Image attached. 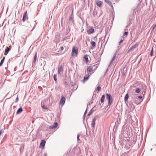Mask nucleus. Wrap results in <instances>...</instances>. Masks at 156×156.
I'll list each match as a JSON object with an SVG mask.
<instances>
[{
	"label": "nucleus",
	"mask_w": 156,
	"mask_h": 156,
	"mask_svg": "<svg viewBox=\"0 0 156 156\" xmlns=\"http://www.w3.org/2000/svg\"><path fill=\"white\" fill-rule=\"evenodd\" d=\"M78 49L77 47L74 46L73 48L71 55L73 57H76L77 56Z\"/></svg>",
	"instance_id": "f257e3e1"
},
{
	"label": "nucleus",
	"mask_w": 156,
	"mask_h": 156,
	"mask_svg": "<svg viewBox=\"0 0 156 156\" xmlns=\"http://www.w3.org/2000/svg\"><path fill=\"white\" fill-rule=\"evenodd\" d=\"M106 96L108 100V105H110L112 102V97L110 94H109L107 93L106 94Z\"/></svg>",
	"instance_id": "f03ea898"
},
{
	"label": "nucleus",
	"mask_w": 156,
	"mask_h": 156,
	"mask_svg": "<svg viewBox=\"0 0 156 156\" xmlns=\"http://www.w3.org/2000/svg\"><path fill=\"white\" fill-rule=\"evenodd\" d=\"M138 44H136L131 47L128 51L127 53H129V52L133 51L134 50L136 47L138 46Z\"/></svg>",
	"instance_id": "7ed1b4c3"
},
{
	"label": "nucleus",
	"mask_w": 156,
	"mask_h": 156,
	"mask_svg": "<svg viewBox=\"0 0 156 156\" xmlns=\"http://www.w3.org/2000/svg\"><path fill=\"white\" fill-rule=\"evenodd\" d=\"M28 19V17L27 15V11H26L24 13L23 15V21L24 22L26 20Z\"/></svg>",
	"instance_id": "20e7f679"
},
{
	"label": "nucleus",
	"mask_w": 156,
	"mask_h": 156,
	"mask_svg": "<svg viewBox=\"0 0 156 156\" xmlns=\"http://www.w3.org/2000/svg\"><path fill=\"white\" fill-rule=\"evenodd\" d=\"M87 73H88V74H89L90 73L92 72L93 71V66H88L87 68Z\"/></svg>",
	"instance_id": "39448f33"
},
{
	"label": "nucleus",
	"mask_w": 156,
	"mask_h": 156,
	"mask_svg": "<svg viewBox=\"0 0 156 156\" xmlns=\"http://www.w3.org/2000/svg\"><path fill=\"white\" fill-rule=\"evenodd\" d=\"M65 101L66 99L64 97L62 96V98L59 102L60 104L61 105H63L65 102Z\"/></svg>",
	"instance_id": "423d86ee"
},
{
	"label": "nucleus",
	"mask_w": 156,
	"mask_h": 156,
	"mask_svg": "<svg viewBox=\"0 0 156 156\" xmlns=\"http://www.w3.org/2000/svg\"><path fill=\"white\" fill-rule=\"evenodd\" d=\"M58 126V123L56 122L54 123L53 125L51 126H49V128L50 129H54L56 128Z\"/></svg>",
	"instance_id": "0eeeda50"
},
{
	"label": "nucleus",
	"mask_w": 156,
	"mask_h": 156,
	"mask_svg": "<svg viewBox=\"0 0 156 156\" xmlns=\"http://www.w3.org/2000/svg\"><path fill=\"white\" fill-rule=\"evenodd\" d=\"M11 48V46H10L9 47H7L5 50L4 55H6L8 53L9 51L10 50Z\"/></svg>",
	"instance_id": "6e6552de"
},
{
	"label": "nucleus",
	"mask_w": 156,
	"mask_h": 156,
	"mask_svg": "<svg viewBox=\"0 0 156 156\" xmlns=\"http://www.w3.org/2000/svg\"><path fill=\"white\" fill-rule=\"evenodd\" d=\"M105 99V96L103 95L102 96V97L101 98V101L100 102V105H103V102H104V101Z\"/></svg>",
	"instance_id": "1a4fd4ad"
},
{
	"label": "nucleus",
	"mask_w": 156,
	"mask_h": 156,
	"mask_svg": "<svg viewBox=\"0 0 156 156\" xmlns=\"http://www.w3.org/2000/svg\"><path fill=\"white\" fill-rule=\"evenodd\" d=\"M63 68L62 66H60L58 67V74H60V73L63 71Z\"/></svg>",
	"instance_id": "9d476101"
},
{
	"label": "nucleus",
	"mask_w": 156,
	"mask_h": 156,
	"mask_svg": "<svg viewBox=\"0 0 156 156\" xmlns=\"http://www.w3.org/2000/svg\"><path fill=\"white\" fill-rule=\"evenodd\" d=\"M88 56V55H86L84 57V61L86 63H88L89 62Z\"/></svg>",
	"instance_id": "9b49d317"
},
{
	"label": "nucleus",
	"mask_w": 156,
	"mask_h": 156,
	"mask_svg": "<svg viewBox=\"0 0 156 156\" xmlns=\"http://www.w3.org/2000/svg\"><path fill=\"white\" fill-rule=\"evenodd\" d=\"M45 142H46L44 140H42L40 144V146L44 147L45 146Z\"/></svg>",
	"instance_id": "f8f14e48"
},
{
	"label": "nucleus",
	"mask_w": 156,
	"mask_h": 156,
	"mask_svg": "<svg viewBox=\"0 0 156 156\" xmlns=\"http://www.w3.org/2000/svg\"><path fill=\"white\" fill-rule=\"evenodd\" d=\"M89 76H89V74H88L86 75V76L84 77V80H83V83H84L85 81L87 80L88 79Z\"/></svg>",
	"instance_id": "ddd939ff"
},
{
	"label": "nucleus",
	"mask_w": 156,
	"mask_h": 156,
	"mask_svg": "<svg viewBox=\"0 0 156 156\" xmlns=\"http://www.w3.org/2000/svg\"><path fill=\"white\" fill-rule=\"evenodd\" d=\"M102 3V2L99 1H97L96 2L97 5L99 7L101 5Z\"/></svg>",
	"instance_id": "4468645a"
},
{
	"label": "nucleus",
	"mask_w": 156,
	"mask_h": 156,
	"mask_svg": "<svg viewBox=\"0 0 156 156\" xmlns=\"http://www.w3.org/2000/svg\"><path fill=\"white\" fill-rule=\"evenodd\" d=\"M105 2L108 3L110 6L112 7V2L109 0H105Z\"/></svg>",
	"instance_id": "2eb2a0df"
},
{
	"label": "nucleus",
	"mask_w": 156,
	"mask_h": 156,
	"mask_svg": "<svg viewBox=\"0 0 156 156\" xmlns=\"http://www.w3.org/2000/svg\"><path fill=\"white\" fill-rule=\"evenodd\" d=\"M23 111V109L22 108H19L16 112V114H18L19 113Z\"/></svg>",
	"instance_id": "dca6fc26"
},
{
	"label": "nucleus",
	"mask_w": 156,
	"mask_h": 156,
	"mask_svg": "<svg viewBox=\"0 0 156 156\" xmlns=\"http://www.w3.org/2000/svg\"><path fill=\"white\" fill-rule=\"evenodd\" d=\"M96 119H93V120L92 122V123L91 125L93 127H94L95 124V121Z\"/></svg>",
	"instance_id": "f3484780"
},
{
	"label": "nucleus",
	"mask_w": 156,
	"mask_h": 156,
	"mask_svg": "<svg viewBox=\"0 0 156 156\" xmlns=\"http://www.w3.org/2000/svg\"><path fill=\"white\" fill-rule=\"evenodd\" d=\"M129 98V94H126L125 96V101H127Z\"/></svg>",
	"instance_id": "a211bd4d"
},
{
	"label": "nucleus",
	"mask_w": 156,
	"mask_h": 156,
	"mask_svg": "<svg viewBox=\"0 0 156 156\" xmlns=\"http://www.w3.org/2000/svg\"><path fill=\"white\" fill-rule=\"evenodd\" d=\"M5 59V57H3L2 59L1 60V61L0 62V66L2 65V64L4 61Z\"/></svg>",
	"instance_id": "6ab92c4d"
},
{
	"label": "nucleus",
	"mask_w": 156,
	"mask_h": 156,
	"mask_svg": "<svg viewBox=\"0 0 156 156\" xmlns=\"http://www.w3.org/2000/svg\"><path fill=\"white\" fill-rule=\"evenodd\" d=\"M90 44L93 47H94L96 46V43L94 41H91Z\"/></svg>",
	"instance_id": "aec40b11"
},
{
	"label": "nucleus",
	"mask_w": 156,
	"mask_h": 156,
	"mask_svg": "<svg viewBox=\"0 0 156 156\" xmlns=\"http://www.w3.org/2000/svg\"><path fill=\"white\" fill-rule=\"evenodd\" d=\"M140 89L139 88H136L135 89V92L136 93H139L140 92Z\"/></svg>",
	"instance_id": "412c9836"
},
{
	"label": "nucleus",
	"mask_w": 156,
	"mask_h": 156,
	"mask_svg": "<svg viewBox=\"0 0 156 156\" xmlns=\"http://www.w3.org/2000/svg\"><path fill=\"white\" fill-rule=\"evenodd\" d=\"M37 59V53H36L34 55V62H35Z\"/></svg>",
	"instance_id": "4be33fe9"
},
{
	"label": "nucleus",
	"mask_w": 156,
	"mask_h": 156,
	"mask_svg": "<svg viewBox=\"0 0 156 156\" xmlns=\"http://www.w3.org/2000/svg\"><path fill=\"white\" fill-rule=\"evenodd\" d=\"M97 89L98 90V91H100L101 90V87H100V86H98L97 87Z\"/></svg>",
	"instance_id": "5701e85b"
},
{
	"label": "nucleus",
	"mask_w": 156,
	"mask_h": 156,
	"mask_svg": "<svg viewBox=\"0 0 156 156\" xmlns=\"http://www.w3.org/2000/svg\"><path fill=\"white\" fill-rule=\"evenodd\" d=\"M53 77H54V80L55 81H56L57 80V79L56 78V75L55 74H54V75Z\"/></svg>",
	"instance_id": "b1692460"
},
{
	"label": "nucleus",
	"mask_w": 156,
	"mask_h": 156,
	"mask_svg": "<svg viewBox=\"0 0 156 156\" xmlns=\"http://www.w3.org/2000/svg\"><path fill=\"white\" fill-rule=\"evenodd\" d=\"M94 29L93 28H91L89 29V31L90 33H93L94 31Z\"/></svg>",
	"instance_id": "393cba45"
},
{
	"label": "nucleus",
	"mask_w": 156,
	"mask_h": 156,
	"mask_svg": "<svg viewBox=\"0 0 156 156\" xmlns=\"http://www.w3.org/2000/svg\"><path fill=\"white\" fill-rule=\"evenodd\" d=\"M42 108L45 109H47L48 108L47 106L45 105H43L42 106Z\"/></svg>",
	"instance_id": "a878e982"
},
{
	"label": "nucleus",
	"mask_w": 156,
	"mask_h": 156,
	"mask_svg": "<svg viewBox=\"0 0 156 156\" xmlns=\"http://www.w3.org/2000/svg\"><path fill=\"white\" fill-rule=\"evenodd\" d=\"M64 85L65 86L67 87L68 86V84L67 82L66 81H65V82L64 83Z\"/></svg>",
	"instance_id": "bb28decb"
},
{
	"label": "nucleus",
	"mask_w": 156,
	"mask_h": 156,
	"mask_svg": "<svg viewBox=\"0 0 156 156\" xmlns=\"http://www.w3.org/2000/svg\"><path fill=\"white\" fill-rule=\"evenodd\" d=\"M128 32L127 31V32H125L123 34V35L124 36H125V35H127L128 34Z\"/></svg>",
	"instance_id": "cd10ccee"
},
{
	"label": "nucleus",
	"mask_w": 156,
	"mask_h": 156,
	"mask_svg": "<svg viewBox=\"0 0 156 156\" xmlns=\"http://www.w3.org/2000/svg\"><path fill=\"white\" fill-rule=\"evenodd\" d=\"M153 48H152V51L151 52V54H150V55L151 56H152L153 55Z\"/></svg>",
	"instance_id": "c85d7f7f"
},
{
	"label": "nucleus",
	"mask_w": 156,
	"mask_h": 156,
	"mask_svg": "<svg viewBox=\"0 0 156 156\" xmlns=\"http://www.w3.org/2000/svg\"><path fill=\"white\" fill-rule=\"evenodd\" d=\"M18 100H19V98H18V96H17V98H16V102H17L18 101Z\"/></svg>",
	"instance_id": "c756f323"
},
{
	"label": "nucleus",
	"mask_w": 156,
	"mask_h": 156,
	"mask_svg": "<svg viewBox=\"0 0 156 156\" xmlns=\"http://www.w3.org/2000/svg\"><path fill=\"white\" fill-rule=\"evenodd\" d=\"M115 56H114L113 57V58H112V62L115 59Z\"/></svg>",
	"instance_id": "7c9ffc66"
},
{
	"label": "nucleus",
	"mask_w": 156,
	"mask_h": 156,
	"mask_svg": "<svg viewBox=\"0 0 156 156\" xmlns=\"http://www.w3.org/2000/svg\"><path fill=\"white\" fill-rule=\"evenodd\" d=\"M63 49L64 48L62 46L60 48V50L61 51H62L63 50Z\"/></svg>",
	"instance_id": "2f4dec72"
},
{
	"label": "nucleus",
	"mask_w": 156,
	"mask_h": 156,
	"mask_svg": "<svg viewBox=\"0 0 156 156\" xmlns=\"http://www.w3.org/2000/svg\"><path fill=\"white\" fill-rule=\"evenodd\" d=\"M142 98V97L141 96H138V98L139 99H141Z\"/></svg>",
	"instance_id": "473e14b6"
},
{
	"label": "nucleus",
	"mask_w": 156,
	"mask_h": 156,
	"mask_svg": "<svg viewBox=\"0 0 156 156\" xmlns=\"http://www.w3.org/2000/svg\"><path fill=\"white\" fill-rule=\"evenodd\" d=\"M122 41L123 40H121L119 42V44H120Z\"/></svg>",
	"instance_id": "72a5a7b5"
},
{
	"label": "nucleus",
	"mask_w": 156,
	"mask_h": 156,
	"mask_svg": "<svg viewBox=\"0 0 156 156\" xmlns=\"http://www.w3.org/2000/svg\"><path fill=\"white\" fill-rule=\"evenodd\" d=\"M77 140H79V135H78L77 136Z\"/></svg>",
	"instance_id": "f704fd0d"
},
{
	"label": "nucleus",
	"mask_w": 156,
	"mask_h": 156,
	"mask_svg": "<svg viewBox=\"0 0 156 156\" xmlns=\"http://www.w3.org/2000/svg\"><path fill=\"white\" fill-rule=\"evenodd\" d=\"M125 156V154H122V155H121V156Z\"/></svg>",
	"instance_id": "c9c22d12"
},
{
	"label": "nucleus",
	"mask_w": 156,
	"mask_h": 156,
	"mask_svg": "<svg viewBox=\"0 0 156 156\" xmlns=\"http://www.w3.org/2000/svg\"><path fill=\"white\" fill-rule=\"evenodd\" d=\"M155 27V26H154V27H153V30H154V27Z\"/></svg>",
	"instance_id": "e433bc0d"
},
{
	"label": "nucleus",
	"mask_w": 156,
	"mask_h": 156,
	"mask_svg": "<svg viewBox=\"0 0 156 156\" xmlns=\"http://www.w3.org/2000/svg\"><path fill=\"white\" fill-rule=\"evenodd\" d=\"M45 156H47V155H46V154H45Z\"/></svg>",
	"instance_id": "4c0bfd02"
}]
</instances>
